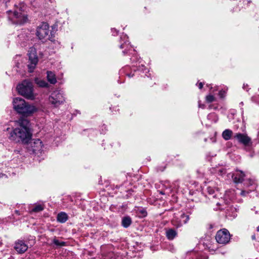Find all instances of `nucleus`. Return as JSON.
I'll list each match as a JSON object with an SVG mask.
<instances>
[{
    "label": "nucleus",
    "mask_w": 259,
    "mask_h": 259,
    "mask_svg": "<svg viewBox=\"0 0 259 259\" xmlns=\"http://www.w3.org/2000/svg\"><path fill=\"white\" fill-rule=\"evenodd\" d=\"M15 127L6 125L4 131L9 134V139L17 143H27L32 138V133L29 127V121L25 119H20L14 122Z\"/></svg>",
    "instance_id": "1"
},
{
    "label": "nucleus",
    "mask_w": 259,
    "mask_h": 259,
    "mask_svg": "<svg viewBox=\"0 0 259 259\" xmlns=\"http://www.w3.org/2000/svg\"><path fill=\"white\" fill-rule=\"evenodd\" d=\"M13 106L17 113L26 117L31 116L38 110L37 107L34 104H29L21 98H14Z\"/></svg>",
    "instance_id": "2"
},
{
    "label": "nucleus",
    "mask_w": 259,
    "mask_h": 259,
    "mask_svg": "<svg viewBox=\"0 0 259 259\" xmlns=\"http://www.w3.org/2000/svg\"><path fill=\"white\" fill-rule=\"evenodd\" d=\"M26 8V6L23 3H19L18 5H15L14 11H8L9 19L14 24H23L28 20L25 14Z\"/></svg>",
    "instance_id": "3"
},
{
    "label": "nucleus",
    "mask_w": 259,
    "mask_h": 259,
    "mask_svg": "<svg viewBox=\"0 0 259 259\" xmlns=\"http://www.w3.org/2000/svg\"><path fill=\"white\" fill-rule=\"evenodd\" d=\"M18 93L28 100H33L36 97L34 93L32 83L28 80H24L18 85Z\"/></svg>",
    "instance_id": "4"
},
{
    "label": "nucleus",
    "mask_w": 259,
    "mask_h": 259,
    "mask_svg": "<svg viewBox=\"0 0 259 259\" xmlns=\"http://www.w3.org/2000/svg\"><path fill=\"white\" fill-rule=\"evenodd\" d=\"M49 103L54 107H58L65 102L63 92L59 89L54 90L49 98Z\"/></svg>",
    "instance_id": "5"
},
{
    "label": "nucleus",
    "mask_w": 259,
    "mask_h": 259,
    "mask_svg": "<svg viewBox=\"0 0 259 259\" xmlns=\"http://www.w3.org/2000/svg\"><path fill=\"white\" fill-rule=\"evenodd\" d=\"M28 68L30 72L33 71L38 63V57L37 56L36 50L33 47H31L28 51Z\"/></svg>",
    "instance_id": "6"
},
{
    "label": "nucleus",
    "mask_w": 259,
    "mask_h": 259,
    "mask_svg": "<svg viewBox=\"0 0 259 259\" xmlns=\"http://www.w3.org/2000/svg\"><path fill=\"white\" fill-rule=\"evenodd\" d=\"M26 144L27 150L33 153L38 154L43 150L44 145L40 139H31Z\"/></svg>",
    "instance_id": "7"
},
{
    "label": "nucleus",
    "mask_w": 259,
    "mask_h": 259,
    "mask_svg": "<svg viewBox=\"0 0 259 259\" xmlns=\"http://www.w3.org/2000/svg\"><path fill=\"white\" fill-rule=\"evenodd\" d=\"M230 234L226 229L218 231L215 235V239L219 244H226L229 242L230 240Z\"/></svg>",
    "instance_id": "8"
},
{
    "label": "nucleus",
    "mask_w": 259,
    "mask_h": 259,
    "mask_svg": "<svg viewBox=\"0 0 259 259\" xmlns=\"http://www.w3.org/2000/svg\"><path fill=\"white\" fill-rule=\"evenodd\" d=\"M49 25L47 23H42L37 28L36 35L40 40L47 39L49 37Z\"/></svg>",
    "instance_id": "9"
},
{
    "label": "nucleus",
    "mask_w": 259,
    "mask_h": 259,
    "mask_svg": "<svg viewBox=\"0 0 259 259\" xmlns=\"http://www.w3.org/2000/svg\"><path fill=\"white\" fill-rule=\"evenodd\" d=\"M189 220V215L182 213L181 215V218L179 219L175 217L172 220V224L174 226L177 228L181 227L183 224L187 223Z\"/></svg>",
    "instance_id": "10"
},
{
    "label": "nucleus",
    "mask_w": 259,
    "mask_h": 259,
    "mask_svg": "<svg viewBox=\"0 0 259 259\" xmlns=\"http://www.w3.org/2000/svg\"><path fill=\"white\" fill-rule=\"evenodd\" d=\"M234 138L236 139L238 142L245 146H249L251 143V139L245 134L237 133L234 135Z\"/></svg>",
    "instance_id": "11"
},
{
    "label": "nucleus",
    "mask_w": 259,
    "mask_h": 259,
    "mask_svg": "<svg viewBox=\"0 0 259 259\" xmlns=\"http://www.w3.org/2000/svg\"><path fill=\"white\" fill-rule=\"evenodd\" d=\"M128 37L126 34H122L120 37V49H125L123 51V54H125L126 49L128 50L131 48V46L128 43Z\"/></svg>",
    "instance_id": "12"
},
{
    "label": "nucleus",
    "mask_w": 259,
    "mask_h": 259,
    "mask_svg": "<svg viewBox=\"0 0 259 259\" xmlns=\"http://www.w3.org/2000/svg\"><path fill=\"white\" fill-rule=\"evenodd\" d=\"M14 248L19 253H23L27 250L28 246L23 241L18 240L15 243Z\"/></svg>",
    "instance_id": "13"
},
{
    "label": "nucleus",
    "mask_w": 259,
    "mask_h": 259,
    "mask_svg": "<svg viewBox=\"0 0 259 259\" xmlns=\"http://www.w3.org/2000/svg\"><path fill=\"white\" fill-rule=\"evenodd\" d=\"M244 176L245 175L242 171H237L233 175L232 178L235 183H240L242 182Z\"/></svg>",
    "instance_id": "14"
},
{
    "label": "nucleus",
    "mask_w": 259,
    "mask_h": 259,
    "mask_svg": "<svg viewBox=\"0 0 259 259\" xmlns=\"http://www.w3.org/2000/svg\"><path fill=\"white\" fill-rule=\"evenodd\" d=\"M47 78L48 82L51 84H55L57 83L56 76L54 72L48 71L47 72Z\"/></svg>",
    "instance_id": "15"
},
{
    "label": "nucleus",
    "mask_w": 259,
    "mask_h": 259,
    "mask_svg": "<svg viewBox=\"0 0 259 259\" xmlns=\"http://www.w3.org/2000/svg\"><path fill=\"white\" fill-rule=\"evenodd\" d=\"M177 232L173 229H167L165 231V235L168 240H173L177 236Z\"/></svg>",
    "instance_id": "16"
},
{
    "label": "nucleus",
    "mask_w": 259,
    "mask_h": 259,
    "mask_svg": "<svg viewBox=\"0 0 259 259\" xmlns=\"http://www.w3.org/2000/svg\"><path fill=\"white\" fill-rule=\"evenodd\" d=\"M35 83L39 87L41 88H48L49 84L47 82H46L45 80L41 79L39 78H35Z\"/></svg>",
    "instance_id": "17"
},
{
    "label": "nucleus",
    "mask_w": 259,
    "mask_h": 259,
    "mask_svg": "<svg viewBox=\"0 0 259 259\" xmlns=\"http://www.w3.org/2000/svg\"><path fill=\"white\" fill-rule=\"evenodd\" d=\"M57 219L59 222L63 223L68 220V215L66 213L61 212L57 215Z\"/></svg>",
    "instance_id": "18"
},
{
    "label": "nucleus",
    "mask_w": 259,
    "mask_h": 259,
    "mask_svg": "<svg viewBox=\"0 0 259 259\" xmlns=\"http://www.w3.org/2000/svg\"><path fill=\"white\" fill-rule=\"evenodd\" d=\"M233 135V132L231 130L227 129L225 130L222 133V137L225 140H230Z\"/></svg>",
    "instance_id": "19"
},
{
    "label": "nucleus",
    "mask_w": 259,
    "mask_h": 259,
    "mask_svg": "<svg viewBox=\"0 0 259 259\" xmlns=\"http://www.w3.org/2000/svg\"><path fill=\"white\" fill-rule=\"evenodd\" d=\"M227 214L229 217H231L232 219L235 218L237 215V210L235 207L231 208L227 211Z\"/></svg>",
    "instance_id": "20"
},
{
    "label": "nucleus",
    "mask_w": 259,
    "mask_h": 259,
    "mask_svg": "<svg viewBox=\"0 0 259 259\" xmlns=\"http://www.w3.org/2000/svg\"><path fill=\"white\" fill-rule=\"evenodd\" d=\"M132 223L131 219L129 217H125L122 219V225L124 228H127Z\"/></svg>",
    "instance_id": "21"
},
{
    "label": "nucleus",
    "mask_w": 259,
    "mask_h": 259,
    "mask_svg": "<svg viewBox=\"0 0 259 259\" xmlns=\"http://www.w3.org/2000/svg\"><path fill=\"white\" fill-rule=\"evenodd\" d=\"M207 118L209 120H212L214 122H216L218 120L217 115L214 113L209 114L207 115Z\"/></svg>",
    "instance_id": "22"
},
{
    "label": "nucleus",
    "mask_w": 259,
    "mask_h": 259,
    "mask_svg": "<svg viewBox=\"0 0 259 259\" xmlns=\"http://www.w3.org/2000/svg\"><path fill=\"white\" fill-rule=\"evenodd\" d=\"M205 99L207 102L211 103L215 101V98L214 96L210 94L206 96Z\"/></svg>",
    "instance_id": "23"
},
{
    "label": "nucleus",
    "mask_w": 259,
    "mask_h": 259,
    "mask_svg": "<svg viewBox=\"0 0 259 259\" xmlns=\"http://www.w3.org/2000/svg\"><path fill=\"white\" fill-rule=\"evenodd\" d=\"M44 209V207L41 205H37L34 207V208L32 209V211L34 212H38L40 211H41Z\"/></svg>",
    "instance_id": "24"
},
{
    "label": "nucleus",
    "mask_w": 259,
    "mask_h": 259,
    "mask_svg": "<svg viewBox=\"0 0 259 259\" xmlns=\"http://www.w3.org/2000/svg\"><path fill=\"white\" fill-rule=\"evenodd\" d=\"M53 243L57 246H64L65 244L64 242H60L58 240L56 239H54L53 240Z\"/></svg>",
    "instance_id": "25"
},
{
    "label": "nucleus",
    "mask_w": 259,
    "mask_h": 259,
    "mask_svg": "<svg viewBox=\"0 0 259 259\" xmlns=\"http://www.w3.org/2000/svg\"><path fill=\"white\" fill-rule=\"evenodd\" d=\"M207 191L209 195H212L215 192V189L210 186L207 188Z\"/></svg>",
    "instance_id": "26"
},
{
    "label": "nucleus",
    "mask_w": 259,
    "mask_h": 259,
    "mask_svg": "<svg viewBox=\"0 0 259 259\" xmlns=\"http://www.w3.org/2000/svg\"><path fill=\"white\" fill-rule=\"evenodd\" d=\"M226 94V92L225 90H221L219 92V95L220 98H223L225 96Z\"/></svg>",
    "instance_id": "27"
},
{
    "label": "nucleus",
    "mask_w": 259,
    "mask_h": 259,
    "mask_svg": "<svg viewBox=\"0 0 259 259\" xmlns=\"http://www.w3.org/2000/svg\"><path fill=\"white\" fill-rule=\"evenodd\" d=\"M141 212L143 217H145L147 215L146 211H145V210H144L143 209L141 210Z\"/></svg>",
    "instance_id": "28"
},
{
    "label": "nucleus",
    "mask_w": 259,
    "mask_h": 259,
    "mask_svg": "<svg viewBox=\"0 0 259 259\" xmlns=\"http://www.w3.org/2000/svg\"><path fill=\"white\" fill-rule=\"evenodd\" d=\"M203 86V83L202 82H199L198 83V87L200 89H201Z\"/></svg>",
    "instance_id": "29"
},
{
    "label": "nucleus",
    "mask_w": 259,
    "mask_h": 259,
    "mask_svg": "<svg viewBox=\"0 0 259 259\" xmlns=\"http://www.w3.org/2000/svg\"><path fill=\"white\" fill-rule=\"evenodd\" d=\"M247 181L249 182V183L250 185H251V186L253 185V184L254 183V182L253 181H252L250 179H248Z\"/></svg>",
    "instance_id": "30"
},
{
    "label": "nucleus",
    "mask_w": 259,
    "mask_h": 259,
    "mask_svg": "<svg viewBox=\"0 0 259 259\" xmlns=\"http://www.w3.org/2000/svg\"><path fill=\"white\" fill-rule=\"evenodd\" d=\"M199 108H204V105H201L200 104H199Z\"/></svg>",
    "instance_id": "31"
},
{
    "label": "nucleus",
    "mask_w": 259,
    "mask_h": 259,
    "mask_svg": "<svg viewBox=\"0 0 259 259\" xmlns=\"http://www.w3.org/2000/svg\"><path fill=\"white\" fill-rule=\"evenodd\" d=\"M245 192H245V191H242L241 192V194L242 195H245Z\"/></svg>",
    "instance_id": "32"
},
{
    "label": "nucleus",
    "mask_w": 259,
    "mask_h": 259,
    "mask_svg": "<svg viewBox=\"0 0 259 259\" xmlns=\"http://www.w3.org/2000/svg\"><path fill=\"white\" fill-rule=\"evenodd\" d=\"M141 69L144 71L145 70H146V68L144 67V66H142V68Z\"/></svg>",
    "instance_id": "33"
},
{
    "label": "nucleus",
    "mask_w": 259,
    "mask_h": 259,
    "mask_svg": "<svg viewBox=\"0 0 259 259\" xmlns=\"http://www.w3.org/2000/svg\"><path fill=\"white\" fill-rule=\"evenodd\" d=\"M112 32H113V33H114V32H117L116 30V29H112Z\"/></svg>",
    "instance_id": "34"
},
{
    "label": "nucleus",
    "mask_w": 259,
    "mask_h": 259,
    "mask_svg": "<svg viewBox=\"0 0 259 259\" xmlns=\"http://www.w3.org/2000/svg\"><path fill=\"white\" fill-rule=\"evenodd\" d=\"M112 32H113V33H114V32H117L116 30V29H112Z\"/></svg>",
    "instance_id": "35"
},
{
    "label": "nucleus",
    "mask_w": 259,
    "mask_h": 259,
    "mask_svg": "<svg viewBox=\"0 0 259 259\" xmlns=\"http://www.w3.org/2000/svg\"><path fill=\"white\" fill-rule=\"evenodd\" d=\"M246 85H247V84H246V85H245V84H243V88L244 89H245V87H246Z\"/></svg>",
    "instance_id": "36"
},
{
    "label": "nucleus",
    "mask_w": 259,
    "mask_h": 259,
    "mask_svg": "<svg viewBox=\"0 0 259 259\" xmlns=\"http://www.w3.org/2000/svg\"><path fill=\"white\" fill-rule=\"evenodd\" d=\"M246 85H247V84H246V85H245V84H243V88L244 89H245V87H246Z\"/></svg>",
    "instance_id": "37"
},
{
    "label": "nucleus",
    "mask_w": 259,
    "mask_h": 259,
    "mask_svg": "<svg viewBox=\"0 0 259 259\" xmlns=\"http://www.w3.org/2000/svg\"><path fill=\"white\" fill-rule=\"evenodd\" d=\"M246 85H247V84H246V85H245V84H243V88L244 89H245V87H246Z\"/></svg>",
    "instance_id": "38"
},
{
    "label": "nucleus",
    "mask_w": 259,
    "mask_h": 259,
    "mask_svg": "<svg viewBox=\"0 0 259 259\" xmlns=\"http://www.w3.org/2000/svg\"><path fill=\"white\" fill-rule=\"evenodd\" d=\"M133 76H134V74H130L128 75V76H129V77H133Z\"/></svg>",
    "instance_id": "39"
},
{
    "label": "nucleus",
    "mask_w": 259,
    "mask_h": 259,
    "mask_svg": "<svg viewBox=\"0 0 259 259\" xmlns=\"http://www.w3.org/2000/svg\"><path fill=\"white\" fill-rule=\"evenodd\" d=\"M255 188V186H253L252 188V189L251 190H253Z\"/></svg>",
    "instance_id": "40"
},
{
    "label": "nucleus",
    "mask_w": 259,
    "mask_h": 259,
    "mask_svg": "<svg viewBox=\"0 0 259 259\" xmlns=\"http://www.w3.org/2000/svg\"><path fill=\"white\" fill-rule=\"evenodd\" d=\"M4 176V175L3 174L0 173V178H2Z\"/></svg>",
    "instance_id": "41"
},
{
    "label": "nucleus",
    "mask_w": 259,
    "mask_h": 259,
    "mask_svg": "<svg viewBox=\"0 0 259 259\" xmlns=\"http://www.w3.org/2000/svg\"><path fill=\"white\" fill-rule=\"evenodd\" d=\"M15 212H16V213H17V214H20L19 213V211H18V210H15Z\"/></svg>",
    "instance_id": "42"
},
{
    "label": "nucleus",
    "mask_w": 259,
    "mask_h": 259,
    "mask_svg": "<svg viewBox=\"0 0 259 259\" xmlns=\"http://www.w3.org/2000/svg\"><path fill=\"white\" fill-rule=\"evenodd\" d=\"M257 231L259 232V226L257 227Z\"/></svg>",
    "instance_id": "43"
},
{
    "label": "nucleus",
    "mask_w": 259,
    "mask_h": 259,
    "mask_svg": "<svg viewBox=\"0 0 259 259\" xmlns=\"http://www.w3.org/2000/svg\"><path fill=\"white\" fill-rule=\"evenodd\" d=\"M217 205H221V204H220L219 202H217Z\"/></svg>",
    "instance_id": "44"
},
{
    "label": "nucleus",
    "mask_w": 259,
    "mask_h": 259,
    "mask_svg": "<svg viewBox=\"0 0 259 259\" xmlns=\"http://www.w3.org/2000/svg\"><path fill=\"white\" fill-rule=\"evenodd\" d=\"M196 259H199V258H198V257H197ZM204 259H206V258H204Z\"/></svg>",
    "instance_id": "45"
}]
</instances>
